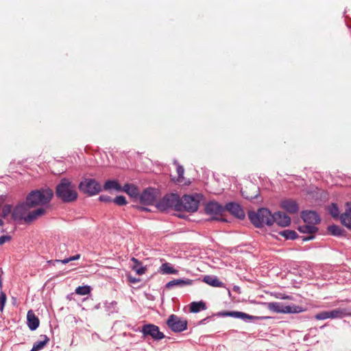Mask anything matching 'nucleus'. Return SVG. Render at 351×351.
I'll use <instances>...</instances> for the list:
<instances>
[{"label": "nucleus", "mask_w": 351, "mask_h": 351, "mask_svg": "<svg viewBox=\"0 0 351 351\" xmlns=\"http://www.w3.org/2000/svg\"><path fill=\"white\" fill-rule=\"evenodd\" d=\"M43 340L36 342L30 351H39L42 350L49 341V338L46 335H41Z\"/></svg>", "instance_id": "nucleus-25"}, {"label": "nucleus", "mask_w": 351, "mask_h": 351, "mask_svg": "<svg viewBox=\"0 0 351 351\" xmlns=\"http://www.w3.org/2000/svg\"><path fill=\"white\" fill-rule=\"evenodd\" d=\"M248 217L253 225L257 228L274 224L272 215L267 208H259L256 212L250 211L248 213Z\"/></svg>", "instance_id": "nucleus-4"}, {"label": "nucleus", "mask_w": 351, "mask_h": 351, "mask_svg": "<svg viewBox=\"0 0 351 351\" xmlns=\"http://www.w3.org/2000/svg\"><path fill=\"white\" fill-rule=\"evenodd\" d=\"M201 199L202 195L199 194H195V195H184L180 199V211L195 212L198 208Z\"/></svg>", "instance_id": "nucleus-7"}, {"label": "nucleus", "mask_w": 351, "mask_h": 351, "mask_svg": "<svg viewBox=\"0 0 351 351\" xmlns=\"http://www.w3.org/2000/svg\"><path fill=\"white\" fill-rule=\"evenodd\" d=\"M27 323L29 328L31 330H34L39 326V319L36 316L32 310H29L27 312Z\"/></svg>", "instance_id": "nucleus-18"}, {"label": "nucleus", "mask_w": 351, "mask_h": 351, "mask_svg": "<svg viewBox=\"0 0 351 351\" xmlns=\"http://www.w3.org/2000/svg\"><path fill=\"white\" fill-rule=\"evenodd\" d=\"M91 288L90 286H80L75 289V293L80 295H86L90 293Z\"/></svg>", "instance_id": "nucleus-31"}, {"label": "nucleus", "mask_w": 351, "mask_h": 351, "mask_svg": "<svg viewBox=\"0 0 351 351\" xmlns=\"http://www.w3.org/2000/svg\"><path fill=\"white\" fill-rule=\"evenodd\" d=\"M203 281L210 286L214 287H223L224 283L221 282L219 278L213 276H205L203 278Z\"/></svg>", "instance_id": "nucleus-23"}, {"label": "nucleus", "mask_w": 351, "mask_h": 351, "mask_svg": "<svg viewBox=\"0 0 351 351\" xmlns=\"http://www.w3.org/2000/svg\"><path fill=\"white\" fill-rule=\"evenodd\" d=\"M204 309H206V303L202 301L193 302L190 304V311L192 313H197Z\"/></svg>", "instance_id": "nucleus-27"}, {"label": "nucleus", "mask_w": 351, "mask_h": 351, "mask_svg": "<svg viewBox=\"0 0 351 351\" xmlns=\"http://www.w3.org/2000/svg\"><path fill=\"white\" fill-rule=\"evenodd\" d=\"M32 206L26 201L16 206L12 213V219L19 223H32L37 219L44 216L47 210L45 208L40 207L32 211H29Z\"/></svg>", "instance_id": "nucleus-1"}, {"label": "nucleus", "mask_w": 351, "mask_h": 351, "mask_svg": "<svg viewBox=\"0 0 351 351\" xmlns=\"http://www.w3.org/2000/svg\"><path fill=\"white\" fill-rule=\"evenodd\" d=\"M3 224V221L0 219V225Z\"/></svg>", "instance_id": "nucleus-48"}, {"label": "nucleus", "mask_w": 351, "mask_h": 351, "mask_svg": "<svg viewBox=\"0 0 351 351\" xmlns=\"http://www.w3.org/2000/svg\"><path fill=\"white\" fill-rule=\"evenodd\" d=\"M315 318L317 320H324L330 318L329 311H322L315 315Z\"/></svg>", "instance_id": "nucleus-35"}, {"label": "nucleus", "mask_w": 351, "mask_h": 351, "mask_svg": "<svg viewBox=\"0 0 351 351\" xmlns=\"http://www.w3.org/2000/svg\"><path fill=\"white\" fill-rule=\"evenodd\" d=\"M55 194L63 203L73 202L76 201L78 196L75 185L66 178H62L57 184Z\"/></svg>", "instance_id": "nucleus-2"}, {"label": "nucleus", "mask_w": 351, "mask_h": 351, "mask_svg": "<svg viewBox=\"0 0 351 351\" xmlns=\"http://www.w3.org/2000/svg\"><path fill=\"white\" fill-rule=\"evenodd\" d=\"M81 191L88 195H94L99 193L101 190L100 184L94 179H85L79 184Z\"/></svg>", "instance_id": "nucleus-8"}, {"label": "nucleus", "mask_w": 351, "mask_h": 351, "mask_svg": "<svg viewBox=\"0 0 351 351\" xmlns=\"http://www.w3.org/2000/svg\"><path fill=\"white\" fill-rule=\"evenodd\" d=\"M301 217L304 220V223L313 226L318 224L321 221V219L318 214L313 210L302 211L301 213Z\"/></svg>", "instance_id": "nucleus-12"}, {"label": "nucleus", "mask_w": 351, "mask_h": 351, "mask_svg": "<svg viewBox=\"0 0 351 351\" xmlns=\"http://www.w3.org/2000/svg\"><path fill=\"white\" fill-rule=\"evenodd\" d=\"M180 198L176 194L171 193L165 195L156 204V208L161 211H165L169 208H173L180 211Z\"/></svg>", "instance_id": "nucleus-5"}, {"label": "nucleus", "mask_w": 351, "mask_h": 351, "mask_svg": "<svg viewBox=\"0 0 351 351\" xmlns=\"http://www.w3.org/2000/svg\"><path fill=\"white\" fill-rule=\"evenodd\" d=\"M265 305L269 311L277 313H299L305 311L300 306H285L280 302H268L265 303Z\"/></svg>", "instance_id": "nucleus-6"}, {"label": "nucleus", "mask_w": 351, "mask_h": 351, "mask_svg": "<svg viewBox=\"0 0 351 351\" xmlns=\"http://www.w3.org/2000/svg\"><path fill=\"white\" fill-rule=\"evenodd\" d=\"M132 261H133V262H134L136 263L140 264L136 258H132Z\"/></svg>", "instance_id": "nucleus-47"}, {"label": "nucleus", "mask_w": 351, "mask_h": 351, "mask_svg": "<svg viewBox=\"0 0 351 351\" xmlns=\"http://www.w3.org/2000/svg\"><path fill=\"white\" fill-rule=\"evenodd\" d=\"M298 230L302 233H306L309 235L307 237H302V240L304 241L312 240L314 239V234L317 232L318 228L315 227V226H313L308 223H306L303 226H300L298 227Z\"/></svg>", "instance_id": "nucleus-15"}, {"label": "nucleus", "mask_w": 351, "mask_h": 351, "mask_svg": "<svg viewBox=\"0 0 351 351\" xmlns=\"http://www.w3.org/2000/svg\"><path fill=\"white\" fill-rule=\"evenodd\" d=\"M80 254H77L75 256H71L69 258H65V259L62 260V263H64V264H66V263H68L69 262H70L71 261L77 260V259L80 258Z\"/></svg>", "instance_id": "nucleus-41"}, {"label": "nucleus", "mask_w": 351, "mask_h": 351, "mask_svg": "<svg viewBox=\"0 0 351 351\" xmlns=\"http://www.w3.org/2000/svg\"><path fill=\"white\" fill-rule=\"evenodd\" d=\"M205 211L208 215L221 216L225 208L217 202H210L206 205Z\"/></svg>", "instance_id": "nucleus-13"}, {"label": "nucleus", "mask_w": 351, "mask_h": 351, "mask_svg": "<svg viewBox=\"0 0 351 351\" xmlns=\"http://www.w3.org/2000/svg\"><path fill=\"white\" fill-rule=\"evenodd\" d=\"M132 197H136L139 195L138 189L132 184H125L122 187V191Z\"/></svg>", "instance_id": "nucleus-24"}, {"label": "nucleus", "mask_w": 351, "mask_h": 351, "mask_svg": "<svg viewBox=\"0 0 351 351\" xmlns=\"http://www.w3.org/2000/svg\"><path fill=\"white\" fill-rule=\"evenodd\" d=\"M241 193L245 198L252 199L257 197L258 189L255 185L251 184L249 188L245 186L244 189H241Z\"/></svg>", "instance_id": "nucleus-20"}, {"label": "nucleus", "mask_w": 351, "mask_h": 351, "mask_svg": "<svg viewBox=\"0 0 351 351\" xmlns=\"http://www.w3.org/2000/svg\"><path fill=\"white\" fill-rule=\"evenodd\" d=\"M329 315L330 319H340L344 317L351 316V312L348 308H337L329 311Z\"/></svg>", "instance_id": "nucleus-19"}, {"label": "nucleus", "mask_w": 351, "mask_h": 351, "mask_svg": "<svg viewBox=\"0 0 351 351\" xmlns=\"http://www.w3.org/2000/svg\"><path fill=\"white\" fill-rule=\"evenodd\" d=\"M274 219V223H276L277 225L286 227L291 223V218L285 213L278 211L272 215Z\"/></svg>", "instance_id": "nucleus-14"}, {"label": "nucleus", "mask_w": 351, "mask_h": 351, "mask_svg": "<svg viewBox=\"0 0 351 351\" xmlns=\"http://www.w3.org/2000/svg\"><path fill=\"white\" fill-rule=\"evenodd\" d=\"M137 208L141 210H143V211H150V209H149L145 206H137Z\"/></svg>", "instance_id": "nucleus-45"}, {"label": "nucleus", "mask_w": 351, "mask_h": 351, "mask_svg": "<svg viewBox=\"0 0 351 351\" xmlns=\"http://www.w3.org/2000/svg\"><path fill=\"white\" fill-rule=\"evenodd\" d=\"M281 206L291 214H294L298 210V206L297 203L291 199H286L281 202Z\"/></svg>", "instance_id": "nucleus-21"}, {"label": "nucleus", "mask_w": 351, "mask_h": 351, "mask_svg": "<svg viewBox=\"0 0 351 351\" xmlns=\"http://www.w3.org/2000/svg\"><path fill=\"white\" fill-rule=\"evenodd\" d=\"M12 206L10 205H5L2 208V216L3 217H7L9 214L12 213Z\"/></svg>", "instance_id": "nucleus-36"}, {"label": "nucleus", "mask_w": 351, "mask_h": 351, "mask_svg": "<svg viewBox=\"0 0 351 351\" xmlns=\"http://www.w3.org/2000/svg\"><path fill=\"white\" fill-rule=\"evenodd\" d=\"M227 210L232 214L234 216L239 219H243L245 217V213L241 207L236 203H229L226 204L225 211Z\"/></svg>", "instance_id": "nucleus-16"}, {"label": "nucleus", "mask_w": 351, "mask_h": 351, "mask_svg": "<svg viewBox=\"0 0 351 351\" xmlns=\"http://www.w3.org/2000/svg\"><path fill=\"white\" fill-rule=\"evenodd\" d=\"M229 315L231 316H233L234 317L241 318L243 319H253L258 318L257 317H254V316L250 315L248 314H246L245 313L238 312V311L230 313Z\"/></svg>", "instance_id": "nucleus-30"}, {"label": "nucleus", "mask_w": 351, "mask_h": 351, "mask_svg": "<svg viewBox=\"0 0 351 351\" xmlns=\"http://www.w3.org/2000/svg\"><path fill=\"white\" fill-rule=\"evenodd\" d=\"M104 188L105 190L114 189L117 191H122V186L115 180H108L105 182Z\"/></svg>", "instance_id": "nucleus-26"}, {"label": "nucleus", "mask_w": 351, "mask_h": 351, "mask_svg": "<svg viewBox=\"0 0 351 351\" xmlns=\"http://www.w3.org/2000/svg\"><path fill=\"white\" fill-rule=\"evenodd\" d=\"M274 295L276 298L282 299V300H291V296L285 295L284 293H275Z\"/></svg>", "instance_id": "nucleus-40"}, {"label": "nucleus", "mask_w": 351, "mask_h": 351, "mask_svg": "<svg viewBox=\"0 0 351 351\" xmlns=\"http://www.w3.org/2000/svg\"><path fill=\"white\" fill-rule=\"evenodd\" d=\"M210 220H221V221H223V218H219L218 217H213L210 219Z\"/></svg>", "instance_id": "nucleus-46"}, {"label": "nucleus", "mask_w": 351, "mask_h": 351, "mask_svg": "<svg viewBox=\"0 0 351 351\" xmlns=\"http://www.w3.org/2000/svg\"><path fill=\"white\" fill-rule=\"evenodd\" d=\"M6 302V295L3 292L0 293V311L2 312Z\"/></svg>", "instance_id": "nucleus-38"}, {"label": "nucleus", "mask_w": 351, "mask_h": 351, "mask_svg": "<svg viewBox=\"0 0 351 351\" xmlns=\"http://www.w3.org/2000/svg\"><path fill=\"white\" fill-rule=\"evenodd\" d=\"M160 271L162 274H176L178 272L177 269L173 268L168 263L162 264V265L160 267Z\"/></svg>", "instance_id": "nucleus-28"}, {"label": "nucleus", "mask_w": 351, "mask_h": 351, "mask_svg": "<svg viewBox=\"0 0 351 351\" xmlns=\"http://www.w3.org/2000/svg\"><path fill=\"white\" fill-rule=\"evenodd\" d=\"M328 231L331 235L340 236L344 232V230L339 226L331 225L328 227Z\"/></svg>", "instance_id": "nucleus-29"}, {"label": "nucleus", "mask_w": 351, "mask_h": 351, "mask_svg": "<svg viewBox=\"0 0 351 351\" xmlns=\"http://www.w3.org/2000/svg\"><path fill=\"white\" fill-rule=\"evenodd\" d=\"M99 199L101 201V202H111L112 201V199H111V197L108 195H100L99 197Z\"/></svg>", "instance_id": "nucleus-43"}, {"label": "nucleus", "mask_w": 351, "mask_h": 351, "mask_svg": "<svg viewBox=\"0 0 351 351\" xmlns=\"http://www.w3.org/2000/svg\"><path fill=\"white\" fill-rule=\"evenodd\" d=\"M193 283V280L191 279H175L169 281L166 287L167 289H171L174 286L184 287L191 285Z\"/></svg>", "instance_id": "nucleus-22"}, {"label": "nucleus", "mask_w": 351, "mask_h": 351, "mask_svg": "<svg viewBox=\"0 0 351 351\" xmlns=\"http://www.w3.org/2000/svg\"><path fill=\"white\" fill-rule=\"evenodd\" d=\"M53 196V191L49 188L40 189L31 191L27 196L26 200L28 204L34 208L43 206L48 204Z\"/></svg>", "instance_id": "nucleus-3"}, {"label": "nucleus", "mask_w": 351, "mask_h": 351, "mask_svg": "<svg viewBox=\"0 0 351 351\" xmlns=\"http://www.w3.org/2000/svg\"><path fill=\"white\" fill-rule=\"evenodd\" d=\"M187 320L176 315H171L167 320L168 327L175 332H180L187 328Z\"/></svg>", "instance_id": "nucleus-9"}, {"label": "nucleus", "mask_w": 351, "mask_h": 351, "mask_svg": "<svg viewBox=\"0 0 351 351\" xmlns=\"http://www.w3.org/2000/svg\"><path fill=\"white\" fill-rule=\"evenodd\" d=\"M158 192L154 189H145L139 196L140 202L145 205H152L158 198Z\"/></svg>", "instance_id": "nucleus-10"}, {"label": "nucleus", "mask_w": 351, "mask_h": 351, "mask_svg": "<svg viewBox=\"0 0 351 351\" xmlns=\"http://www.w3.org/2000/svg\"><path fill=\"white\" fill-rule=\"evenodd\" d=\"M345 213L340 215L341 223L349 230H351V203H346Z\"/></svg>", "instance_id": "nucleus-17"}, {"label": "nucleus", "mask_w": 351, "mask_h": 351, "mask_svg": "<svg viewBox=\"0 0 351 351\" xmlns=\"http://www.w3.org/2000/svg\"><path fill=\"white\" fill-rule=\"evenodd\" d=\"M280 234L281 236L284 237L287 239H291V240L295 239L298 236V234L295 231L290 230H283L280 233Z\"/></svg>", "instance_id": "nucleus-32"}, {"label": "nucleus", "mask_w": 351, "mask_h": 351, "mask_svg": "<svg viewBox=\"0 0 351 351\" xmlns=\"http://www.w3.org/2000/svg\"><path fill=\"white\" fill-rule=\"evenodd\" d=\"M328 212L333 218H338L339 216V210L336 204L332 203L328 207Z\"/></svg>", "instance_id": "nucleus-33"}, {"label": "nucleus", "mask_w": 351, "mask_h": 351, "mask_svg": "<svg viewBox=\"0 0 351 351\" xmlns=\"http://www.w3.org/2000/svg\"><path fill=\"white\" fill-rule=\"evenodd\" d=\"M141 332L145 336H151L156 340H160L165 337L164 334L160 331L159 328L152 324L144 325Z\"/></svg>", "instance_id": "nucleus-11"}, {"label": "nucleus", "mask_w": 351, "mask_h": 351, "mask_svg": "<svg viewBox=\"0 0 351 351\" xmlns=\"http://www.w3.org/2000/svg\"><path fill=\"white\" fill-rule=\"evenodd\" d=\"M184 168L180 165H177L176 167V172L178 173V178L177 181L180 182V180L183 178V174H184Z\"/></svg>", "instance_id": "nucleus-37"}, {"label": "nucleus", "mask_w": 351, "mask_h": 351, "mask_svg": "<svg viewBox=\"0 0 351 351\" xmlns=\"http://www.w3.org/2000/svg\"><path fill=\"white\" fill-rule=\"evenodd\" d=\"M133 270H134L137 274L142 275V274H145L146 269L144 267H141H141L134 266V267H133Z\"/></svg>", "instance_id": "nucleus-39"}, {"label": "nucleus", "mask_w": 351, "mask_h": 351, "mask_svg": "<svg viewBox=\"0 0 351 351\" xmlns=\"http://www.w3.org/2000/svg\"><path fill=\"white\" fill-rule=\"evenodd\" d=\"M113 202L118 206H123V205H125L127 204V201H126V199L124 196L123 195H119V196H117Z\"/></svg>", "instance_id": "nucleus-34"}, {"label": "nucleus", "mask_w": 351, "mask_h": 351, "mask_svg": "<svg viewBox=\"0 0 351 351\" xmlns=\"http://www.w3.org/2000/svg\"><path fill=\"white\" fill-rule=\"evenodd\" d=\"M127 278H128V281L131 283H137L141 281V280L139 278L133 277L130 274L127 276Z\"/></svg>", "instance_id": "nucleus-44"}, {"label": "nucleus", "mask_w": 351, "mask_h": 351, "mask_svg": "<svg viewBox=\"0 0 351 351\" xmlns=\"http://www.w3.org/2000/svg\"><path fill=\"white\" fill-rule=\"evenodd\" d=\"M11 240V237L8 235H3L0 237V245L4 244L5 242Z\"/></svg>", "instance_id": "nucleus-42"}]
</instances>
